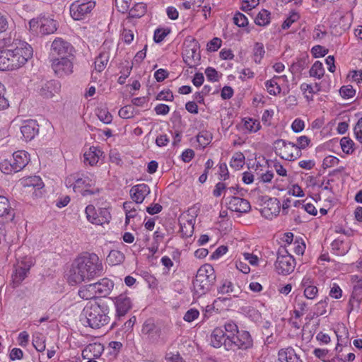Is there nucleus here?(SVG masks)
Returning a JSON list of instances; mask_svg holds the SVG:
<instances>
[{
	"label": "nucleus",
	"instance_id": "nucleus-19",
	"mask_svg": "<svg viewBox=\"0 0 362 362\" xmlns=\"http://www.w3.org/2000/svg\"><path fill=\"white\" fill-rule=\"evenodd\" d=\"M150 188L144 183L136 185L132 187L130 194L132 199L136 204H141L144 202L145 197L149 194Z\"/></svg>",
	"mask_w": 362,
	"mask_h": 362
},
{
	"label": "nucleus",
	"instance_id": "nucleus-63",
	"mask_svg": "<svg viewBox=\"0 0 362 362\" xmlns=\"http://www.w3.org/2000/svg\"><path fill=\"white\" fill-rule=\"evenodd\" d=\"M156 100L172 101L173 100V93L170 90H163L157 95Z\"/></svg>",
	"mask_w": 362,
	"mask_h": 362
},
{
	"label": "nucleus",
	"instance_id": "nucleus-32",
	"mask_svg": "<svg viewBox=\"0 0 362 362\" xmlns=\"http://www.w3.org/2000/svg\"><path fill=\"white\" fill-rule=\"evenodd\" d=\"M331 247L332 249L335 250L337 252L336 253L339 255H345L350 248L349 245L344 246V240L339 238L333 240Z\"/></svg>",
	"mask_w": 362,
	"mask_h": 362
},
{
	"label": "nucleus",
	"instance_id": "nucleus-31",
	"mask_svg": "<svg viewBox=\"0 0 362 362\" xmlns=\"http://www.w3.org/2000/svg\"><path fill=\"white\" fill-rule=\"evenodd\" d=\"M279 78V76H274L265 82V86L269 94L276 95L280 93L281 89L276 82V79Z\"/></svg>",
	"mask_w": 362,
	"mask_h": 362
},
{
	"label": "nucleus",
	"instance_id": "nucleus-46",
	"mask_svg": "<svg viewBox=\"0 0 362 362\" xmlns=\"http://www.w3.org/2000/svg\"><path fill=\"white\" fill-rule=\"evenodd\" d=\"M244 126L245 129L250 132H256L260 128L259 122L257 120L253 119L252 118H248L247 120H245Z\"/></svg>",
	"mask_w": 362,
	"mask_h": 362
},
{
	"label": "nucleus",
	"instance_id": "nucleus-12",
	"mask_svg": "<svg viewBox=\"0 0 362 362\" xmlns=\"http://www.w3.org/2000/svg\"><path fill=\"white\" fill-rule=\"evenodd\" d=\"M75 58L62 57L51 59L52 69L59 77H64L73 73L74 61Z\"/></svg>",
	"mask_w": 362,
	"mask_h": 362
},
{
	"label": "nucleus",
	"instance_id": "nucleus-56",
	"mask_svg": "<svg viewBox=\"0 0 362 362\" xmlns=\"http://www.w3.org/2000/svg\"><path fill=\"white\" fill-rule=\"evenodd\" d=\"M328 52V49L321 45H315L311 49V53L315 58L325 56Z\"/></svg>",
	"mask_w": 362,
	"mask_h": 362
},
{
	"label": "nucleus",
	"instance_id": "nucleus-4",
	"mask_svg": "<svg viewBox=\"0 0 362 362\" xmlns=\"http://www.w3.org/2000/svg\"><path fill=\"white\" fill-rule=\"evenodd\" d=\"M9 58V70L23 66L33 56V48L25 42H21L14 49H7Z\"/></svg>",
	"mask_w": 362,
	"mask_h": 362
},
{
	"label": "nucleus",
	"instance_id": "nucleus-59",
	"mask_svg": "<svg viewBox=\"0 0 362 362\" xmlns=\"http://www.w3.org/2000/svg\"><path fill=\"white\" fill-rule=\"evenodd\" d=\"M218 175L221 180H226L229 177V172L225 163H221L218 166Z\"/></svg>",
	"mask_w": 362,
	"mask_h": 362
},
{
	"label": "nucleus",
	"instance_id": "nucleus-27",
	"mask_svg": "<svg viewBox=\"0 0 362 362\" xmlns=\"http://www.w3.org/2000/svg\"><path fill=\"white\" fill-rule=\"evenodd\" d=\"M102 154L103 152L99 148L92 146L89 148L88 151L84 153L85 162H88L93 166L98 162L99 158Z\"/></svg>",
	"mask_w": 362,
	"mask_h": 362
},
{
	"label": "nucleus",
	"instance_id": "nucleus-17",
	"mask_svg": "<svg viewBox=\"0 0 362 362\" xmlns=\"http://www.w3.org/2000/svg\"><path fill=\"white\" fill-rule=\"evenodd\" d=\"M21 134L25 141H31L39 132V125L35 120L25 121L21 127Z\"/></svg>",
	"mask_w": 362,
	"mask_h": 362
},
{
	"label": "nucleus",
	"instance_id": "nucleus-8",
	"mask_svg": "<svg viewBox=\"0 0 362 362\" xmlns=\"http://www.w3.org/2000/svg\"><path fill=\"white\" fill-rule=\"evenodd\" d=\"M296 261L284 247H280L277 252L275 269L279 274L288 275L295 269Z\"/></svg>",
	"mask_w": 362,
	"mask_h": 362
},
{
	"label": "nucleus",
	"instance_id": "nucleus-1",
	"mask_svg": "<svg viewBox=\"0 0 362 362\" xmlns=\"http://www.w3.org/2000/svg\"><path fill=\"white\" fill-rule=\"evenodd\" d=\"M103 267L98 256L95 253H86L77 257L69 271L70 283L80 284L90 281L102 274Z\"/></svg>",
	"mask_w": 362,
	"mask_h": 362
},
{
	"label": "nucleus",
	"instance_id": "nucleus-45",
	"mask_svg": "<svg viewBox=\"0 0 362 362\" xmlns=\"http://www.w3.org/2000/svg\"><path fill=\"white\" fill-rule=\"evenodd\" d=\"M7 49L0 51V71H9V58Z\"/></svg>",
	"mask_w": 362,
	"mask_h": 362
},
{
	"label": "nucleus",
	"instance_id": "nucleus-58",
	"mask_svg": "<svg viewBox=\"0 0 362 362\" xmlns=\"http://www.w3.org/2000/svg\"><path fill=\"white\" fill-rule=\"evenodd\" d=\"M199 313L196 309H189L184 315V320L188 322L194 321L199 317Z\"/></svg>",
	"mask_w": 362,
	"mask_h": 362
},
{
	"label": "nucleus",
	"instance_id": "nucleus-18",
	"mask_svg": "<svg viewBox=\"0 0 362 362\" xmlns=\"http://www.w3.org/2000/svg\"><path fill=\"white\" fill-rule=\"evenodd\" d=\"M93 284L95 290L97 298L106 297L110 293L114 287L113 281L107 278H103Z\"/></svg>",
	"mask_w": 362,
	"mask_h": 362
},
{
	"label": "nucleus",
	"instance_id": "nucleus-10",
	"mask_svg": "<svg viewBox=\"0 0 362 362\" xmlns=\"http://www.w3.org/2000/svg\"><path fill=\"white\" fill-rule=\"evenodd\" d=\"M95 6L93 0H76L70 6V14L76 21L83 20Z\"/></svg>",
	"mask_w": 362,
	"mask_h": 362
},
{
	"label": "nucleus",
	"instance_id": "nucleus-50",
	"mask_svg": "<svg viewBox=\"0 0 362 362\" xmlns=\"http://www.w3.org/2000/svg\"><path fill=\"white\" fill-rule=\"evenodd\" d=\"M33 345L39 352H42L45 349V340L42 339L40 334H37L33 337Z\"/></svg>",
	"mask_w": 362,
	"mask_h": 362
},
{
	"label": "nucleus",
	"instance_id": "nucleus-57",
	"mask_svg": "<svg viewBox=\"0 0 362 362\" xmlns=\"http://www.w3.org/2000/svg\"><path fill=\"white\" fill-rule=\"evenodd\" d=\"M299 16L296 12H292L291 14L284 21L282 24L283 29H287L290 28L291 24L298 21Z\"/></svg>",
	"mask_w": 362,
	"mask_h": 362
},
{
	"label": "nucleus",
	"instance_id": "nucleus-38",
	"mask_svg": "<svg viewBox=\"0 0 362 362\" xmlns=\"http://www.w3.org/2000/svg\"><path fill=\"white\" fill-rule=\"evenodd\" d=\"M197 140L199 145L204 148L211 143L212 140V134L209 132L202 131L197 136Z\"/></svg>",
	"mask_w": 362,
	"mask_h": 362
},
{
	"label": "nucleus",
	"instance_id": "nucleus-43",
	"mask_svg": "<svg viewBox=\"0 0 362 362\" xmlns=\"http://www.w3.org/2000/svg\"><path fill=\"white\" fill-rule=\"evenodd\" d=\"M340 145L343 152L351 154L354 151V141L349 137H343L340 141Z\"/></svg>",
	"mask_w": 362,
	"mask_h": 362
},
{
	"label": "nucleus",
	"instance_id": "nucleus-39",
	"mask_svg": "<svg viewBox=\"0 0 362 362\" xmlns=\"http://www.w3.org/2000/svg\"><path fill=\"white\" fill-rule=\"evenodd\" d=\"M85 213L86 215L87 220L93 223L96 225V220L98 218L99 211L97 212L95 206L93 205H88L86 208Z\"/></svg>",
	"mask_w": 362,
	"mask_h": 362
},
{
	"label": "nucleus",
	"instance_id": "nucleus-2",
	"mask_svg": "<svg viewBox=\"0 0 362 362\" xmlns=\"http://www.w3.org/2000/svg\"><path fill=\"white\" fill-rule=\"evenodd\" d=\"M109 308L105 303L90 302L83 308L86 322L93 329H98L109 322Z\"/></svg>",
	"mask_w": 362,
	"mask_h": 362
},
{
	"label": "nucleus",
	"instance_id": "nucleus-30",
	"mask_svg": "<svg viewBox=\"0 0 362 362\" xmlns=\"http://www.w3.org/2000/svg\"><path fill=\"white\" fill-rule=\"evenodd\" d=\"M79 296L86 300L96 298L95 290L93 284H90L81 288L78 291Z\"/></svg>",
	"mask_w": 362,
	"mask_h": 362
},
{
	"label": "nucleus",
	"instance_id": "nucleus-37",
	"mask_svg": "<svg viewBox=\"0 0 362 362\" xmlns=\"http://www.w3.org/2000/svg\"><path fill=\"white\" fill-rule=\"evenodd\" d=\"M273 332L274 329L272 326V323L267 321L262 326V334L266 337L265 344H271L273 342Z\"/></svg>",
	"mask_w": 362,
	"mask_h": 362
},
{
	"label": "nucleus",
	"instance_id": "nucleus-48",
	"mask_svg": "<svg viewBox=\"0 0 362 362\" xmlns=\"http://www.w3.org/2000/svg\"><path fill=\"white\" fill-rule=\"evenodd\" d=\"M169 33V29L157 28L154 32L153 40L156 43H159L162 42Z\"/></svg>",
	"mask_w": 362,
	"mask_h": 362
},
{
	"label": "nucleus",
	"instance_id": "nucleus-40",
	"mask_svg": "<svg viewBox=\"0 0 362 362\" xmlns=\"http://www.w3.org/2000/svg\"><path fill=\"white\" fill-rule=\"evenodd\" d=\"M265 53L264 47L262 43L256 42L253 48L254 60L256 63H260Z\"/></svg>",
	"mask_w": 362,
	"mask_h": 362
},
{
	"label": "nucleus",
	"instance_id": "nucleus-25",
	"mask_svg": "<svg viewBox=\"0 0 362 362\" xmlns=\"http://www.w3.org/2000/svg\"><path fill=\"white\" fill-rule=\"evenodd\" d=\"M183 60L185 64L189 66V67H192L194 65L192 62H195L196 61H199L200 59V54L197 52V47L195 45L193 47H187L183 52Z\"/></svg>",
	"mask_w": 362,
	"mask_h": 362
},
{
	"label": "nucleus",
	"instance_id": "nucleus-14",
	"mask_svg": "<svg viewBox=\"0 0 362 362\" xmlns=\"http://www.w3.org/2000/svg\"><path fill=\"white\" fill-rule=\"evenodd\" d=\"M218 293L223 295L227 294L230 296L229 298L218 297L216 300V301L219 300L221 302H226L227 300H230L231 296L233 298L239 297V295L241 293V290L239 287H235L231 281L226 279L221 282V286L218 288Z\"/></svg>",
	"mask_w": 362,
	"mask_h": 362
},
{
	"label": "nucleus",
	"instance_id": "nucleus-29",
	"mask_svg": "<svg viewBox=\"0 0 362 362\" xmlns=\"http://www.w3.org/2000/svg\"><path fill=\"white\" fill-rule=\"evenodd\" d=\"M124 255L117 250H112L107 257V262L112 265H118L124 262Z\"/></svg>",
	"mask_w": 362,
	"mask_h": 362
},
{
	"label": "nucleus",
	"instance_id": "nucleus-9",
	"mask_svg": "<svg viewBox=\"0 0 362 362\" xmlns=\"http://www.w3.org/2000/svg\"><path fill=\"white\" fill-rule=\"evenodd\" d=\"M275 148L279 151L282 158L286 160H294L301 156V151L294 143L284 139H277L274 142Z\"/></svg>",
	"mask_w": 362,
	"mask_h": 362
},
{
	"label": "nucleus",
	"instance_id": "nucleus-52",
	"mask_svg": "<svg viewBox=\"0 0 362 362\" xmlns=\"http://www.w3.org/2000/svg\"><path fill=\"white\" fill-rule=\"evenodd\" d=\"M6 88L0 82V111L6 109L9 106L8 100L5 97Z\"/></svg>",
	"mask_w": 362,
	"mask_h": 362
},
{
	"label": "nucleus",
	"instance_id": "nucleus-51",
	"mask_svg": "<svg viewBox=\"0 0 362 362\" xmlns=\"http://www.w3.org/2000/svg\"><path fill=\"white\" fill-rule=\"evenodd\" d=\"M225 331L226 336H230V334H235L238 333L240 331L238 330V327L235 323L233 322H227L225 323L223 327H222Z\"/></svg>",
	"mask_w": 362,
	"mask_h": 362
},
{
	"label": "nucleus",
	"instance_id": "nucleus-7",
	"mask_svg": "<svg viewBox=\"0 0 362 362\" xmlns=\"http://www.w3.org/2000/svg\"><path fill=\"white\" fill-rule=\"evenodd\" d=\"M30 30L36 35H49L57 29V22L46 16L33 18L29 22Z\"/></svg>",
	"mask_w": 362,
	"mask_h": 362
},
{
	"label": "nucleus",
	"instance_id": "nucleus-6",
	"mask_svg": "<svg viewBox=\"0 0 362 362\" xmlns=\"http://www.w3.org/2000/svg\"><path fill=\"white\" fill-rule=\"evenodd\" d=\"M230 334V336H228V341H226V344H225L226 350H245L252 346V339L247 331H241L235 334Z\"/></svg>",
	"mask_w": 362,
	"mask_h": 362
},
{
	"label": "nucleus",
	"instance_id": "nucleus-11",
	"mask_svg": "<svg viewBox=\"0 0 362 362\" xmlns=\"http://www.w3.org/2000/svg\"><path fill=\"white\" fill-rule=\"evenodd\" d=\"M74 47L67 41L62 38H56L51 45V56L53 58L71 57L75 58Z\"/></svg>",
	"mask_w": 362,
	"mask_h": 362
},
{
	"label": "nucleus",
	"instance_id": "nucleus-47",
	"mask_svg": "<svg viewBox=\"0 0 362 362\" xmlns=\"http://www.w3.org/2000/svg\"><path fill=\"white\" fill-rule=\"evenodd\" d=\"M245 161V156L242 153H236L233 158L230 162V166L235 168H240L243 167Z\"/></svg>",
	"mask_w": 362,
	"mask_h": 362
},
{
	"label": "nucleus",
	"instance_id": "nucleus-24",
	"mask_svg": "<svg viewBox=\"0 0 362 362\" xmlns=\"http://www.w3.org/2000/svg\"><path fill=\"white\" fill-rule=\"evenodd\" d=\"M110 52L103 47V50H101L98 56L95 58L94 63L95 69L98 72H102L105 69L110 59Z\"/></svg>",
	"mask_w": 362,
	"mask_h": 362
},
{
	"label": "nucleus",
	"instance_id": "nucleus-35",
	"mask_svg": "<svg viewBox=\"0 0 362 362\" xmlns=\"http://www.w3.org/2000/svg\"><path fill=\"white\" fill-rule=\"evenodd\" d=\"M270 13L265 9H262L259 12L257 17L255 18V23L258 25L264 26L270 22Z\"/></svg>",
	"mask_w": 362,
	"mask_h": 362
},
{
	"label": "nucleus",
	"instance_id": "nucleus-62",
	"mask_svg": "<svg viewBox=\"0 0 362 362\" xmlns=\"http://www.w3.org/2000/svg\"><path fill=\"white\" fill-rule=\"evenodd\" d=\"M221 45V40L218 37H214L208 43V50L210 52L217 51Z\"/></svg>",
	"mask_w": 362,
	"mask_h": 362
},
{
	"label": "nucleus",
	"instance_id": "nucleus-54",
	"mask_svg": "<svg viewBox=\"0 0 362 362\" xmlns=\"http://www.w3.org/2000/svg\"><path fill=\"white\" fill-rule=\"evenodd\" d=\"M29 269L20 267L16 269V272L14 276V281L18 284L22 282L25 278L27 276V274L28 273Z\"/></svg>",
	"mask_w": 362,
	"mask_h": 362
},
{
	"label": "nucleus",
	"instance_id": "nucleus-23",
	"mask_svg": "<svg viewBox=\"0 0 362 362\" xmlns=\"http://www.w3.org/2000/svg\"><path fill=\"white\" fill-rule=\"evenodd\" d=\"M0 217H5L6 219L12 221L15 217V213L11 206L8 199L0 195Z\"/></svg>",
	"mask_w": 362,
	"mask_h": 362
},
{
	"label": "nucleus",
	"instance_id": "nucleus-41",
	"mask_svg": "<svg viewBox=\"0 0 362 362\" xmlns=\"http://www.w3.org/2000/svg\"><path fill=\"white\" fill-rule=\"evenodd\" d=\"M361 300L362 296H355L351 294L348 303V313H350L354 310L358 311L360 308Z\"/></svg>",
	"mask_w": 362,
	"mask_h": 362
},
{
	"label": "nucleus",
	"instance_id": "nucleus-26",
	"mask_svg": "<svg viewBox=\"0 0 362 362\" xmlns=\"http://www.w3.org/2000/svg\"><path fill=\"white\" fill-rule=\"evenodd\" d=\"M278 356L281 362H294L299 358L292 347L281 349L279 351Z\"/></svg>",
	"mask_w": 362,
	"mask_h": 362
},
{
	"label": "nucleus",
	"instance_id": "nucleus-28",
	"mask_svg": "<svg viewBox=\"0 0 362 362\" xmlns=\"http://www.w3.org/2000/svg\"><path fill=\"white\" fill-rule=\"evenodd\" d=\"M21 184L23 187H33L38 189H42L44 183L39 176H30L21 180Z\"/></svg>",
	"mask_w": 362,
	"mask_h": 362
},
{
	"label": "nucleus",
	"instance_id": "nucleus-42",
	"mask_svg": "<svg viewBox=\"0 0 362 362\" xmlns=\"http://www.w3.org/2000/svg\"><path fill=\"white\" fill-rule=\"evenodd\" d=\"M111 215L110 211L106 208H101L99 209L98 218L96 220V225H103L110 222Z\"/></svg>",
	"mask_w": 362,
	"mask_h": 362
},
{
	"label": "nucleus",
	"instance_id": "nucleus-64",
	"mask_svg": "<svg viewBox=\"0 0 362 362\" xmlns=\"http://www.w3.org/2000/svg\"><path fill=\"white\" fill-rule=\"evenodd\" d=\"M354 134L356 136V139L362 143V117L358 121L354 129Z\"/></svg>",
	"mask_w": 362,
	"mask_h": 362
},
{
	"label": "nucleus",
	"instance_id": "nucleus-33",
	"mask_svg": "<svg viewBox=\"0 0 362 362\" xmlns=\"http://www.w3.org/2000/svg\"><path fill=\"white\" fill-rule=\"evenodd\" d=\"M310 76L320 79L325 74V69L322 63L320 61H316L310 69Z\"/></svg>",
	"mask_w": 362,
	"mask_h": 362
},
{
	"label": "nucleus",
	"instance_id": "nucleus-21",
	"mask_svg": "<svg viewBox=\"0 0 362 362\" xmlns=\"http://www.w3.org/2000/svg\"><path fill=\"white\" fill-rule=\"evenodd\" d=\"M228 336L222 327L215 328L211 334V344L215 348H220L221 346L225 347Z\"/></svg>",
	"mask_w": 362,
	"mask_h": 362
},
{
	"label": "nucleus",
	"instance_id": "nucleus-49",
	"mask_svg": "<svg viewBox=\"0 0 362 362\" xmlns=\"http://www.w3.org/2000/svg\"><path fill=\"white\" fill-rule=\"evenodd\" d=\"M233 23L238 27H245L248 24V20L244 14L237 12L233 17Z\"/></svg>",
	"mask_w": 362,
	"mask_h": 362
},
{
	"label": "nucleus",
	"instance_id": "nucleus-60",
	"mask_svg": "<svg viewBox=\"0 0 362 362\" xmlns=\"http://www.w3.org/2000/svg\"><path fill=\"white\" fill-rule=\"evenodd\" d=\"M317 292L318 289L315 286H308L304 289V295L308 299H314Z\"/></svg>",
	"mask_w": 362,
	"mask_h": 362
},
{
	"label": "nucleus",
	"instance_id": "nucleus-15",
	"mask_svg": "<svg viewBox=\"0 0 362 362\" xmlns=\"http://www.w3.org/2000/svg\"><path fill=\"white\" fill-rule=\"evenodd\" d=\"M281 210V203L277 198H269L264 202V206L261 210L262 215L267 219L276 216Z\"/></svg>",
	"mask_w": 362,
	"mask_h": 362
},
{
	"label": "nucleus",
	"instance_id": "nucleus-53",
	"mask_svg": "<svg viewBox=\"0 0 362 362\" xmlns=\"http://www.w3.org/2000/svg\"><path fill=\"white\" fill-rule=\"evenodd\" d=\"M341 95L344 98H351L354 96L356 90L351 85L343 86L339 90Z\"/></svg>",
	"mask_w": 362,
	"mask_h": 362
},
{
	"label": "nucleus",
	"instance_id": "nucleus-34",
	"mask_svg": "<svg viewBox=\"0 0 362 362\" xmlns=\"http://www.w3.org/2000/svg\"><path fill=\"white\" fill-rule=\"evenodd\" d=\"M93 182L88 177H76V183L74 185V192L81 191L80 189L83 187H91L94 185Z\"/></svg>",
	"mask_w": 362,
	"mask_h": 362
},
{
	"label": "nucleus",
	"instance_id": "nucleus-55",
	"mask_svg": "<svg viewBox=\"0 0 362 362\" xmlns=\"http://www.w3.org/2000/svg\"><path fill=\"white\" fill-rule=\"evenodd\" d=\"M146 11L145 4L143 3L136 4L134 7L131 10V15L132 16L140 17L144 14Z\"/></svg>",
	"mask_w": 362,
	"mask_h": 362
},
{
	"label": "nucleus",
	"instance_id": "nucleus-20",
	"mask_svg": "<svg viewBox=\"0 0 362 362\" xmlns=\"http://www.w3.org/2000/svg\"><path fill=\"white\" fill-rule=\"evenodd\" d=\"M115 304L119 317L124 316L132 308L131 300L125 294H121L116 297Z\"/></svg>",
	"mask_w": 362,
	"mask_h": 362
},
{
	"label": "nucleus",
	"instance_id": "nucleus-44",
	"mask_svg": "<svg viewBox=\"0 0 362 362\" xmlns=\"http://www.w3.org/2000/svg\"><path fill=\"white\" fill-rule=\"evenodd\" d=\"M97 116L98 119L104 124H110L112 121V116L110 112L104 108H99L97 110Z\"/></svg>",
	"mask_w": 362,
	"mask_h": 362
},
{
	"label": "nucleus",
	"instance_id": "nucleus-13",
	"mask_svg": "<svg viewBox=\"0 0 362 362\" xmlns=\"http://www.w3.org/2000/svg\"><path fill=\"white\" fill-rule=\"evenodd\" d=\"M226 203L228 205V209L230 211L247 213L251 209L250 202L243 198L238 197H229L226 198Z\"/></svg>",
	"mask_w": 362,
	"mask_h": 362
},
{
	"label": "nucleus",
	"instance_id": "nucleus-22",
	"mask_svg": "<svg viewBox=\"0 0 362 362\" xmlns=\"http://www.w3.org/2000/svg\"><path fill=\"white\" fill-rule=\"evenodd\" d=\"M60 83L57 81H49L45 83L40 90V94L46 98H52L60 90Z\"/></svg>",
	"mask_w": 362,
	"mask_h": 362
},
{
	"label": "nucleus",
	"instance_id": "nucleus-3",
	"mask_svg": "<svg viewBox=\"0 0 362 362\" xmlns=\"http://www.w3.org/2000/svg\"><path fill=\"white\" fill-rule=\"evenodd\" d=\"M216 275L213 267L209 264H205L201 267L193 281L194 293L198 296L205 294L209 291L211 286L214 283Z\"/></svg>",
	"mask_w": 362,
	"mask_h": 362
},
{
	"label": "nucleus",
	"instance_id": "nucleus-36",
	"mask_svg": "<svg viewBox=\"0 0 362 362\" xmlns=\"http://www.w3.org/2000/svg\"><path fill=\"white\" fill-rule=\"evenodd\" d=\"M137 113L138 110L131 105H125L119 110V116L123 119L132 118Z\"/></svg>",
	"mask_w": 362,
	"mask_h": 362
},
{
	"label": "nucleus",
	"instance_id": "nucleus-5",
	"mask_svg": "<svg viewBox=\"0 0 362 362\" xmlns=\"http://www.w3.org/2000/svg\"><path fill=\"white\" fill-rule=\"evenodd\" d=\"M30 160L28 153L25 151L13 153L12 158L0 163L1 171L7 175L16 173L23 169Z\"/></svg>",
	"mask_w": 362,
	"mask_h": 362
},
{
	"label": "nucleus",
	"instance_id": "nucleus-16",
	"mask_svg": "<svg viewBox=\"0 0 362 362\" xmlns=\"http://www.w3.org/2000/svg\"><path fill=\"white\" fill-rule=\"evenodd\" d=\"M141 333L146 335L151 343H158L161 335V329L153 320H147L142 326Z\"/></svg>",
	"mask_w": 362,
	"mask_h": 362
},
{
	"label": "nucleus",
	"instance_id": "nucleus-61",
	"mask_svg": "<svg viewBox=\"0 0 362 362\" xmlns=\"http://www.w3.org/2000/svg\"><path fill=\"white\" fill-rule=\"evenodd\" d=\"M205 74L209 81H218V71L212 67H208L205 70Z\"/></svg>",
	"mask_w": 362,
	"mask_h": 362
}]
</instances>
